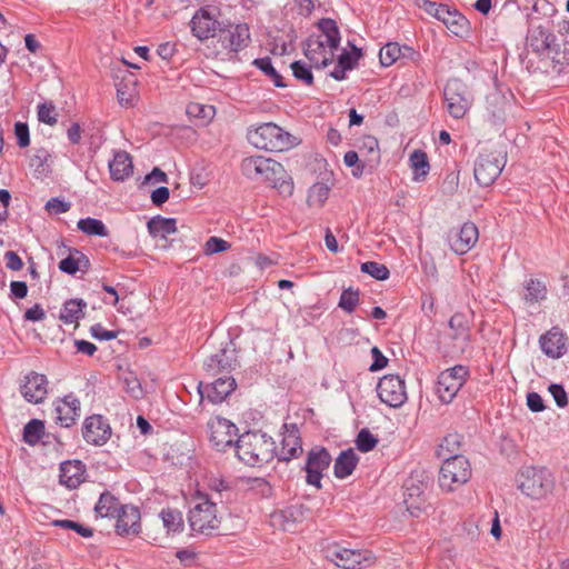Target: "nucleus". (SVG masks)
Returning <instances> with one entry per match:
<instances>
[{
    "mask_svg": "<svg viewBox=\"0 0 569 569\" xmlns=\"http://www.w3.org/2000/svg\"><path fill=\"white\" fill-rule=\"evenodd\" d=\"M556 36L548 29L532 27L527 36V46L536 53H550L555 50Z\"/></svg>",
    "mask_w": 569,
    "mask_h": 569,
    "instance_id": "393cba45",
    "label": "nucleus"
},
{
    "mask_svg": "<svg viewBox=\"0 0 569 569\" xmlns=\"http://www.w3.org/2000/svg\"><path fill=\"white\" fill-rule=\"evenodd\" d=\"M46 210L52 214L64 213L70 210V202L60 200L59 198H51L46 203Z\"/></svg>",
    "mask_w": 569,
    "mask_h": 569,
    "instance_id": "e2e57ef3",
    "label": "nucleus"
},
{
    "mask_svg": "<svg viewBox=\"0 0 569 569\" xmlns=\"http://www.w3.org/2000/svg\"><path fill=\"white\" fill-rule=\"evenodd\" d=\"M53 526L56 527H61L63 529H70V530H74L78 535H80L81 537H84V538H90L93 536V530L89 527H86L79 522H76L73 520H69V519H62V520H54L52 522Z\"/></svg>",
    "mask_w": 569,
    "mask_h": 569,
    "instance_id": "6e6d98bb",
    "label": "nucleus"
},
{
    "mask_svg": "<svg viewBox=\"0 0 569 569\" xmlns=\"http://www.w3.org/2000/svg\"><path fill=\"white\" fill-rule=\"evenodd\" d=\"M56 419L62 427H71L80 416V401L73 395L58 400L54 407Z\"/></svg>",
    "mask_w": 569,
    "mask_h": 569,
    "instance_id": "a878e982",
    "label": "nucleus"
},
{
    "mask_svg": "<svg viewBox=\"0 0 569 569\" xmlns=\"http://www.w3.org/2000/svg\"><path fill=\"white\" fill-rule=\"evenodd\" d=\"M539 345L547 357L559 359L567 351V337L559 328L553 327L540 337Z\"/></svg>",
    "mask_w": 569,
    "mask_h": 569,
    "instance_id": "5701e85b",
    "label": "nucleus"
},
{
    "mask_svg": "<svg viewBox=\"0 0 569 569\" xmlns=\"http://www.w3.org/2000/svg\"><path fill=\"white\" fill-rule=\"evenodd\" d=\"M359 297H360L359 289H355L352 287L343 289L340 295L338 307L341 308L343 311L351 313L355 311L356 307L359 305V300H360Z\"/></svg>",
    "mask_w": 569,
    "mask_h": 569,
    "instance_id": "a18cd8bd",
    "label": "nucleus"
},
{
    "mask_svg": "<svg viewBox=\"0 0 569 569\" xmlns=\"http://www.w3.org/2000/svg\"><path fill=\"white\" fill-rule=\"evenodd\" d=\"M122 505L118 498L109 491H104L100 495L98 502L94 506V512L97 516L102 518H114L121 509Z\"/></svg>",
    "mask_w": 569,
    "mask_h": 569,
    "instance_id": "e433bc0d",
    "label": "nucleus"
},
{
    "mask_svg": "<svg viewBox=\"0 0 569 569\" xmlns=\"http://www.w3.org/2000/svg\"><path fill=\"white\" fill-rule=\"evenodd\" d=\"M443 97L447 110L455 119L463 118L472 102V97L467 86L458 79H450L447 82Z\"/></svg>",
    "mask_w": 569,
    "mask_h": 569,
    "instance_id": "0eeeda50",
    "label": "nucleus"
},
{
    "mask_svg": "<svg viewBox=\"0 0 569 569\" xmlns=\"http://www.w3.org/2000/svg\"><path fill=\"white\" fill-rule=\"evenodd\" d=\"M517 482L520 491L532 499L546 497L553 488V478L550 471L532 466L520 470Z\"/></svg>",
    "mask_w": 569,
    "mask_h": 569,
    "instance_id": "39448f33",
    "label": "nucleus"
},
{
    "mask_svg": "<svg viewBox=\"0 0 569 569\" xmlns=\"http://www.w3.org/2000/svg\"><path fill=\"white\" fill-rule=\"evenodd\" d=\"M253 64L266 73L278 88H284L286 83L282 82V77L273 68L271 59L269 57L259 58L253 61Z\"/></svg>",
    "mask_w": 569,
    "mask_h": 569,
    "instance_id": "de8ad7c7",
    "label": "nucleus"
},
{
    "mask_svg": "<svg viewBox=\"0 0 569 569\" xmlns=\"http://www.w3.org/2000/svg\"><path fill=\"white\" fill-rule=\"evenodd\" d=\"M110 177L114 181H123L133 172L132 158L127 151L114 152L113 159L109 162Z\"/></svg>",
    "mask_w": 569,
    "mask_h": 569,
    "instance_id": "c85d7f7f",
    "label": "nucleus"
},
{
    "mask_svg": "<svg viewBox=\"0 0 569 569\" xmlns=\"http://www.w3.org/2000/svg\"><path fill=\"white\" fill-rule=\"evenodd\" d=\"M378 443V439L370 432L369 429L363 428L359 431L356 446L362 452L371 451Z\"/></svg>",
    "mask_w": 569,
    "mask_h": 569,
    "instance_id": "5fc2aeb1",
    "label": "nucleus"
},
{
    "mask_svg": "<svg viewBox=\"0 0 569 569\" xmlns=\"http://www.w3.org/2000/svg\"><path fill=\"white\" fill-rule=\"evenodd\" d=\"M86 308L87 302L82 299L67 300L60 310L59 319L66 325L77 323L84 317Z\"/></svg>",
    "mask_w": 569,
    "mask_h": 569,
    "instance_id": "473e14b6",
    "label": "nucleus"
},
{
    "mask_svg": "<svg viewBox=\"0 0 569 569\" xmlns=\"http://www.w3.org/2000/svg\"><path fill=\"white\" fill-rule=\"evenodd\" d=\"M124 389L127 393L133 399H140L143 397V389L140 380L133 372H128L123 377Z\"/></svg>",
    "mask_w": 569,
    "mask_h": 569,
    "instance_id": "864d4df0",
    "label": "nucleus"
},
{
    "mask_svg": "<svg viewBox=\"0 0 569 569\" xmlns=\"http://www.w3.org/2000/svg\"><path fill=\"white\" fill-rule=\"evenodd\" d=\"M549 392L551 393L558 407L563 408L568 405L567 392L561 385L551 383L549 386Z\"/></svg>",
    "mask_w": 569,
    "mask_h": 569,
    "instance_id": "0e129e2a",
    "label": "nucleus"
},
{
    "mask_svg": "<svg viewBox=\"0 0 569 569\" xmlns=\"http://www.w3.org/2000/svg\"><path fill=\"white\" fill-rule=\"evenodd\" d=\"M208 429L210 442L218 451H223L226 448L232 447L233 443L236 445L233 439L237 436L238 428L230 420L214 417L209 420Z\"/></svg>",
    "mask_w": 569,
    "mask_h": 569,
    "instance_id": "9b49d317",
    "label": "nucleus"
},
{
    "mask_svg": "<svg viewBox=\"0 0 569 569\" xmlns=\"http://www.w3.org/2000/svg\"><path fill=\"white\" fill-rule=\"evenodd\" d=\"M331 456L325 448H315L308 452L305 470L307 472L306 481L317 489H321V479L331 463Z\"/></svg>",
    "mask_w": 569,
    "mask_h": 569,
    "instance_id": "f8f14e48",
    "label": "nucleus"
},
{
    "mask_svg": "<svg viewBox=\"0 0 569 569\" xmlns=\"http://www.w3.org/2000/svg\"><path fill=\"white\" fill-rule=\"evenodd\" d=\"M236 380L231 376H222L206 386L202 382L198 386L201 399L204 395L212 403H221L236 389Z\"/></svg>",
    "mask_w": 569,
    "mask_h": 569,
    "instance_id": "aec40b11",
    "label": "nucleus"
},
{
    "mask_svg": "<svg viewBox=\"0 0 569 569\" xmlns=\"http://www.w3.org/2000/svg\"><path fill=\"white\" fill-rule=\"evenodd\" d=\"M192 34L203 41L216 36L220 29V22L211 14L208 8H200L193 14L191 21Z\"/></svg>",
    "mask_w": 569,
    "mask_h": 569,
    "instance_id": "6ab92c4d",
    "label": "nucleus"
},
{
    "mask_svg": "<svg viewBox=\"0 0 569 569\" xmlns=\"http://www.w3.org/2000/svg\"><path fill=\"white\" fill-rule=\"evenodd\" d=\"M44 433V423L41 420L32 419L23 428V440L30 446L39 442Z\"/></svg>",
    "mask_w": 569,
    "mask_h": 569,
    "instance_id": "c03bdc74",
    "label": "nucleus"
},
{
    "mask_svg": "<svg viewBox=\"0 0 569 569\" xmlns=\"http://www.w3.org/2000/svg\"><path fill=\"white\" fill-rule=\"evenodd\" d=\"M438 20L442 21L448 30L456 36H461L468 29V20L457 9L447 4L441 8V16Z\"/></svg>",
    "mask_w": 569,
    "mask_h": 569,
    "instance_id": "c756f323",
    "label": "nucleus"
},
{
    "mask_svg": "<svg viewBox=\"0 0 569 569\" xmlns=\"http://www.w3.org/2000/svg\"><path fill=\"white\" fill-rule=\"evenodd\" d=\"M248 141L256 148L271 152L287 151L299 143L298 139L273 122L250 127Z\"/></svg>",
    "mask_w": 569,
    "mask_h": 569,
    "instance_id": "7ed1b4c3",
    "label": "nucleus"
},
{
    "mask_svg": "<svg viewBox=\"0 0 569 569\" xmlns=\"http://www.w3.org/2000/svg\"><path fill=\"white\" fill-rule=\"evenodd\" d=\"M415 54L412 48L408 46H399L397 42H389L380 49L379 59L383 67L393 64L398 59L406 57V54Z\"/></svg>",
    "mask_w": 569,
    "mask_h": 569,
    "instance_id": "c9c22d12",
    "label": "nucleus"
},
{
    "mask_svg": "<svg viewBox=\"0 0 569 569\" xmlns=\"http://www.w3.org/2000/svg\"><path fill=\"white\" fill-rule=\"evenodd\" d=\"M89 268L90 261L88 257L78 249L70 250L69 256L59 262L60 271L68 274H74L78 271L87 272Z\"/></svg>",
    "mask_w": 569,
    "mask_h": 569,
    "instance_id": "7c9ffc66",
    "label": "nucleus"
},
{
    "mask_svg": "<svg viewBox=\"0 0 569 569\" xmlns=\"http://www.w3.org/2000/svg\"><path fill=\"white\" fill-rule=\"evenodd\" d=\"M20 392L22 397L31 403H41L48 393V379L44 375L30 371L24 376Z\"/></svg>",
    "mask_w": 569,
    "mask_h": 569,
    "instance_id": "a211bd4d",
    "label": "nucleus"
},
{
    "mask_svg": "<svg viewBox=\"0 0 569 569\" xmlns=\"http://www.w3.org/2000/svg\"><path fill=\"white\" fill-rule=\"evenodd\" d=\"M220 40L232 52L246 49L251 42L250 28L247 23H228L220 29Z\"/></svg>",
    "mask_w": 569,
    "mask_h": 569,
    "instance_id": "2eb2a0df",
    "label": "nucleus"
},
{
    "mask_svg": "<svg viewBox=\"0 0 569 569\" xmlns=\"http://www.w3.org/2000/svg\"><path fill=\"white\" fill-rule=\"evenodd\" d=\"M415 4L425 10L428 14L438 19L441 16V8H445L446 4L437 3L430 0H413Z\"/></svg>",
    "mask_w": 569,
    "mask_h": 569,
    "instance_id": "680f3d73",
    "label": "nucleus"
},
{
    "mask_svg": "<svg viewBox=\"0 0 569 569\" xmlns=\"http://www.w3.org/2000/svg\"><path fill=\"white\" fill-rule=\"evenodd\" d=\"M371 356H372L373 362L371 363V366L369 368L370 371H379L387 366L388 359L383 356V353L380 351V349L378 347H373L371 349Z\"/></svg>",
    "mask_w": 569,
    "mask_h": 569,
    "instance_id": "774afa93",
    "label": "nucleus"
},
{
    "mask_svg": "<svg viewBox=\"0 0 569 569\" xmlns=\"http://www.w3.org/2000/svg\"><path fill=\"white\" fill-rule=\"evenodd\" d=\"M236 362V351L234 348H232V342L229 341L226 347L219 349L218 352L211 355L204 360L203 369L211 377L219 373L228 376V373L234 368Z\"/></svg>",
    "mask_w": 569,
    "mask_h": 569,
    "instance_id": "4468645a",
    "label": "nucleus"
},
{
    "mask_svg": "<svg viewBox=\"0 0 569 569\" xmlns=\"http://www.w3.org/2000/svg\"><path fill=\"white\" fill-rule=\"evenodd\" d=\"M82 436L88 443L103 446L111 437V427L101 415H92L83 422Z\"/></svg>",
    "mask_w": 569,
    "mask_h": 569,
    "instance_id": "f3484780",
    "label": "nucleus"
},
{
    "mask_svg": "<svg viewBox=\"0 0 569 569\" xmlns=\"http://www.w3.org/2000/svg\"><path fill=\"white\" fill-rule=\"evenodd\" d=\"M423 482L410 478L405 485L403 503L412 517H418L425 509Z\"/></svg>",
    "mask_w": 569,
    "mask_h": 569,
    "instance_id": "b1692460",
    "label": "nucleus"
},
{
    "mask_svg": "<svg viewBox=\"0 0 569 569\" xmlns=\"http://www.w3.org/2000/svg\"><path fill=\"white\" fill-rule=\"evenodd\" d=\"M478 238V228L472 222H466L459 229H451L447 234V241L457 254H465L470 251Z\"/></svg>",
    "mask_w": 569,
    "mask_h": 569,
    "instance_id": "ddd939ff",
    "label": "nucleus"
},
{
    "mask_svg": "<svg viewBox=\"0 0 569 569\" xmlns=\"http://www.w3.org/2000/svg\"><path fill=\"white\" fill-rule=\"evenodd\" d=\"M547 296V288L543 282L538 279H530L525 286L523 298L528 303H536L543 300Z\"/></svg>",
    "mask_w": 569,
    "mask_h": 569,
    "instance_id": "79ce46f5",
    "label": "nucleus"
},
{
    "mask_svg": "<svg viewBox=\"0 0 569 569\" xmlns=\"http://www.w3.org/2000/svg\"><path fill=\"white\" fill-rule=\"evenodd\" d=\"M318 29L321 31V39L325 41V44L328 46L331 50L336 51L341 41L340 31L337 22L330 18H322L317 23Z\"/></svg>",
    "mask_w": 569,
    "mask_h": 569,
    "instance_id": "2f4dec72",
    "label": "nucleus"
},
{
    "mask_svg": "<svg viewBox=\"0 0 569 569\" xmlns=\"http://www.w3.org/2000/svg\"><path fill=\"white\" fill-rule=\"evenodd\" d=\"M327 557L343 569H360L363 562L372 559L369 551L362 552L339 547L328 550Z\"/></svg>",
    "mask_w": 569,
    "mask_h": 569,
    "instance_id": "4be33fe9",
    "label": "nucleus"
},
{
    "mask_svg": "<svg viewBox=\"0 0 569 569\" xmlns=\"http://www.w3.org/2000/svg\"><path fill=\"white\" fill-rule=\"evenodd\" d=\"M303 53L316 69L328 67L333 58L335 51L325 44L321 37L310 36L303 44Z\"/></svg>",
    "mask_w": 569,
    "mask_h": 569,
    "instance_id": "dca6fc26",
    "label": "nucleus"
},
{
    "mask_svg": "<svg viewBox=\"0 0 569 569\" xmlns=\"http://www.w3.org/2000/svg\"><path fill=\"white\" fill-rule=\"evenodd\" d=\"M14 133L18 139V146L20 148H26L30 143L29 128L27 123L17 122L14 124Z\"/></svg>",
    "mask_w": 569,
    "mask_h": 569,
    "instance_id": "69168bd1",
    "label": "nucleus"
},
{
    "mask_svg": "<svg viewBox=\"0 0 569 569\" xmlns=\"http://www.w3.org/2000/svg\"><path fill=\"white\" fill-rule=\"evenodd\" d=\"M38 119L49 126L57 123L56 107L52 102H43L38 106Z\"/></svg>",
    "mask_w": 569,
    "mask_h": 569,
    "instance_id": "4d7b16f0",
    "label": "nucleus"
},
{
    "mask_svg": "<svg viewBox=\"0 0 569 569\" xmlns=\"http://www.w3.org/2000/svg\"><path fill=\"white\" fill-rule=\"evenodd\" d=\"M330 193V188L325 183H316L313 184L308 194V204L322 207L328 199Z\"/></svg>",
    "mask_w": 569,
    "mask_h": 569,
    "instance_id": "09e8293b",
    "label": "nucleus"
},
{
    "mask_svg": "<svg viewBox=\"0 0 569 569\" xmlns=\"http://www.w3.org/2000/svg\"><path fill=\"white\" fill-rule=\"evenodd\" d=\"M147 228L153 238L166 239L167 236L177 232V220L157 216L147 222Z\"/></svg>",
    "mask_w": 569,
    "mask_h": 569,
    "instance_id": "72a5a7b5",
    "label": "nucleus"
},
{
    "mask_svg": "<svg viewBox=\"0 0 569 569\" xmlns=\"http://www.w3.org/2000/svg\"><path fill=\"white\" fill-rule=\"evenodd\" d=\"M86 466L80 460H68L60 465V483L69 489L78 488L86 477Z\"/></svg>",
    "mask_w": 569,
    "mask_h": 569,
    "instance_id": "bb28decb",
    "label": "nucleus"
},
{
    "mask_svg": "<svg viewBox=\"0 0 569 569\" xmlns=\"http://www.w3.org/2000/svg\"><path fill=\"white\" fill-rule=\"evenodd\" d=\"M159 517L168 535L180 533L184 529L183 515L180 510L173 508H164L160 511Z\"/></svg>",
    "mask_w": 569,
    "mask_h": 569,
    "instance_id": "4c0bfd02",
    "label": "nucleus"
},
{
    "mask_svg": "<svg viewBox=\"0 0 569 569\" xmlns=\"http://www.w3.org/2000/svg\"><path fill=\"white\" fill-rule=\"evenodd\" d=\"M379 399L391 408L401 407L407 400L405 380L398 375H386L377 385Z\"/></svg>",
    "mask_w": 569,
    "mask_h": 569,
    "instance_id": "9d476101",
    "label": "nucleus"
},
{
    "mask_svg": "<svg viewBox=\"0 0 569 569\" xmlns=\"http://www.w3.org/2000/svg\"><path fill=\"white\" fill-rule=\"evenodd\" d=\"M116 532L119 536L139 535L141 531V516L138 507L133 505H122L114 517Z\"/></svg>",
    "mask_w": 569,
    "mask_h": 569,
    "instance_id": "412c9836",
    "label": "nucleus"
},
{
    "mask_svg": "<svg viewBox=\"0 0 569 569\" xmlns=\"http://www.w3.org/2000/svg\"><path fill=\"white\" fill-rule=\"evenodd\" d=\"M188 521L193 532L211 535L220 526L217 502L207 495L198 493L196 503L189 510Z\"/></svg>",
    "mask_w": 569,
    "mask_h": 569,
    "instance_id": "20e7f679",
    "label": "nucleus"
},
{
    "mask_svg": "<svg viewBox=\"0 0 569 569\" xmlns=\"http://www.w3.org/2000/svg\"><path fill=\"white\" fill-rule=\"evenodd\" d=\"M117 97L122 107H131L137 97L136 81L133 79H123L117 83Z\"/></svg>",
    "mask_w": 569,
    "mask_h": 569,
    "instance_id": "ea45409f",
    "label": "nucleus"
},
{
    "mask_svg": "<svg viewBox=\"0 0 569 569\" xmlns=\"http://www.w3.org/2000/svg\"><path fill=\"white\" fill-rule=\"evenodd\" d=\"M367 151L368 161L378 163L380 160L378 140L373 137H366L362 142L360 151Z\"/></svg>",
    "mask_w": 569,
    "mask_h": 569,
    "instance_id": "13d9d810",
    "label": "nucleus"
},
{
    "mask_svg": "<svg viewBox=\"0 0 569 569\" xmlns=\"http://www.w3.org/2000/svg\"><path fill=\"white\" fill-rule=\"evenodd\" d=\"M78 229L89 236L107 237L109 234L104 223L94 218L80 219L78 221Z\"/></svg>",
    "mask_w": 569,
    "mask_h": 569,
    "instance_id": "37998d69",
    "label": "nucleus"
},
{
    "mask_svg": "<svg viewBox=\"0 0 569 569\" xmlns=\"http://www.w3.org/2000/svg\"><path fill=\"white\" fill-rule=\"evenodd\" d=\"M213 108L207 107L197 102H192L187 107V113L201 119H211L213 116Z\"/></svg>",
    "mask_w": 569,
    "mask_h": 569,
    "instance_id": "052dcab7",
    "label": "nucleus"
},
{
    "mask_svg": "<svg viewBox=\"0 0 569 569\" xmlns=\"http://www.w3.org/2000/svg\"><path fill=\"white\" fill-rule=\"evenodd\" d=\"M468 376L469 369L462 365L442 371L437 382V393L441 402L450 403L467 381Z\"/></svg>",
    "mask_w": 569,
    "mask_h": 569,
    "instance_id": "6e6552de",
    "label": "nucleus"
},
{
    "mask_svg": "<svg viewBox=\"0 0 569 569\" xmlns=\"http://www.w3.org/2000/svg\"><path fill=\"white\" fill-rule=\"evenodd\" d=\"M358 457L353 449L343 450L335 461L333 472L337 478L343 479L350 476L358 465Z\"/></svg>",
    "mask_w": 569,
    "mask_h": 569,
    "instance_id": "f704fd0d",
    "label": "nucleus"
},
{
    "mask_svg": "<svg viewBox=\"0 0 569 569\" xmlns=\"http://www.w3.org/2000/svg\"><path fill=\"white\" fill-rule=\"evenodd\" d=\"M461 443V436L458 433H449L439 446L438 456L448 458L450 456L459 455L458 450Z\"/></svg>",
    "mask_w": 569,
    "mask_h": 569,
    "instance_id": "49530a36",
    "label": "nucleus"
},
{
    "mask_svg": "<svg viewBox=\"0 0 569 569\" xmlns=\"http://www.w3.org/2000/svg\"><path fill=\"white\" fill-rule=\"evenodd\" d=\"M230 243L218 237H210L204 243V254L210 256L223 252L230 248Z\"/></svg>",
    "mask_w": 569,
    "mask_h": 569,
    "instance_id": "bf43d9fd",
    "label": "nucleus"
},
{
    "mask_svg": "<svg viewBox=\"0 0 569 569\" xmlns=\"http://www.w3.org/2000/svg\"><path fill=\"white\" fill-rule=\"evenodd\" d=\"M90 333L98 340H112L117 338V332L104 329L100 323H96L90 328Z\"/></svg>",
    "mask_w": 569,
    "mask_h": 569,
    "instance_id": "338daca9",
    "label": "nucleus"
},
{
    "mask_svg": "<svg viewBox=\"0 0 569 569\" xmlns=\"http://www.w3.org/2000/svg\"><path fill=\"white\" fill-rule=\"evenodd\" d=\"M352 48V52H348L347 50H343L341 54H339L337 63L342 67V69H346L347 71H350L355 69L358 64L359 59L362 56V52L359 48L356 46L349 43Z\"/></svg>",
    "mask_w": 569,
    "mask_h": 569,
    "instance_id": "8fccbe9b",
    "label": "nucleus"
},
{
    "mask_svg": "<svg viewBox=\"0 0 569 569\" xmlns=\"http://www.w3.org/2000/svg\"><path fill=\"white\" fill-rule=\"evenodd\" d=\"M284 427L286 431L282 435L278 459L282 461H290L302 453V442L299 436V430L296 426H291L290 429L287 425Z\"/></svg>",
    "mask_w": 569,
    "mask_h": 569,
    "instance_id": "cd10ccee",
    "label": "nucleus"
},
{
    "mask_svg": "<svg viewBox=\"0 0 569 569\" xmlns=\"http://www.w3.org/2000/svg\"><path fill=\"white\" fill-rule=\"evenodd\" d=\"M506 159L498 152L480 153L475 162L473 176L481 187H488L500 176Z\"/></svg>",
    "mask_w": 569,
    "mask_h": 569,
    "instance_id": "1a4fd4ad",
    "label": "nucleus"
},
{
    "mask_svg": "<svg viewBox=\"0 0 569 569\" xmlns=\"http://www.w3.org/2000/svg\"><path fill=\"white\" fill-rule=\"evenodd\" d=\"M471 477V467L468 459L461 455L445 458L439 472V485L442 489L452 491L466 483Z\"/></svg>",
    "mask_w": 569,
    "mask_h": 569,
    "instance_id": "423d86ee",
    "label": "nucleus"
},
{
    "mask_svg": "<svg viewBox=\"0 0 569 569\" xmlns=\"http://www.w3.org/2000/svg\"><path fill=\"white\" fill-rule=\"evenodd\" d=\"M410 164L413 169V180H423L430 169L426 152L420 149L415 150L410 156Z\"/></svg>",
    "mask_w": 569,
    "mask_h": 569,
    "instance_id": "a19ab883",
    "label": "nucleus"
},
{
    "mask_svg": "<svg viewBox=\"0 0 569 569\" xmlns=\"http://www.w3.org/2000/svg\"><path fill=\"white\" fill-rule=\"evenodd\" d=\"M241 170L249 179L266 181L279 189L282 194L291 196L293 193V182L283 166L273 159L262 156L244 158L241 162Z\"/></svg>",
    "mask_w": 569,
    "mask_h": 569,
    "instance_id": "f257e3e1",
    "label": "nucleus"
},
{
    "mask_svg": "<svg viewBox=\"0 0 569 569\" xmlns=\"http://www.w3.org/2000/svg\"><path fill=\"white\" fill-rule=\"evenodd\" d=\"M291 70L295 78L307 86H311L313 83V74L311 72V68L302 61H295L291 63Z\"/></svg>",
    "mask_w": 569,
    "mask_h": 569,
    "instance_id": "603ef678",
    "label": "nucleus"
},
{
    "mask_svg": "<svg viewBox=\"0 0 569 569\" xmlns=\"http://www.w3.org/2000/svg\"><path fill=\"white\" fill-rule=\"evenodd\" d=\"M237 457L246 465L261 467L276 455V443L267 433L248 431L236 440Z\"/></svg>",
    "mask_w": 569,
    "mask_h": 569,
    "instance_id": "f03ea898",
    "label": "nucleus"
},
{
    "mask_svg": "<svg viewBox=\"0 0 569 569\" xmlns=\"http://www.w3.org/2000/svg\"><path fill=\"white\" fill-rule=\"evenodd\" d=\"M360 270L363 273H368L376 280H386L390 274L389 269L385 264L376 261H366L361 263Z\"/></svg>",
    "mask_w": 569,
    "mask_h": 569,
    "instance_id": "3c124183",
    "label": "nucleus"
},
{
    "mask_svg": "<svg viewBox=\"0 0 569 569\" xmlns=\"http://www.w3.org/2000/svg\"><path fill=\"white\" fill-rule=\"evenodd\" d=\"M448 325L452 331V340H462L466 345L470 342V326L465 313L456 312Z\"/></svg>",
    "mask_w": 569,
    "mask_h": 569,
    "instance_id": "58836bf2",
    "label": "nucleus"
}]
</instances>
